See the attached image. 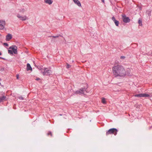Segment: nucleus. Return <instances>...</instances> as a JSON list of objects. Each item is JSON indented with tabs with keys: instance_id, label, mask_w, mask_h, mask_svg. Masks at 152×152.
<instances>
[{
	"instance_id": "nucleus-13",
	"label": "nucleus",
	"mask_w": 152,
	"mask_h": 152,
	"mask_svg": "<svg viewBox=\"0 0 152 152\" xmlns=\"http://www.w3.org/2000/svg\"><path fill=\"white\" fill-rule=\"evenodd\" d=\"M6 99V97L5 96H3L0 97V102L5 101Z\"/></svg>"
},
{
	"instance_id": "nucleus-30",
	"label": "nucleus",
	"mask_w": 152,
	"mask_h": 152,
	"mask_svg": "<svg viewBox=\"0 0 152 152\" xmlns=\"http://www.w3.org/2000/svg\"><path fill=\"white\" fill-rule=\"evenodd\" d=\"M18 77H19V76L18 75H17V79H18Z\"/></svg>"
},
{
	"instance_id": "nucleus-26",
	"label": "nucleus",
	"mask_w": 152,
	"mask_h": 152,
	"mask_svg": "<svg viewBox=\"0 0 152 152\" xmlns=\"http://www.w3.org/2000/svg\"><path fill=\"white\" fill-rule=\"evenodd\" d=\"M58 37L59 36H52V37H53V38H55Z\"/></svg>"
},
{
	"instance_id": "nucleus-25",
	"label": "nucleus",
	"mask_w": 152,
	"mask_h": 152,
	"mask_svg": "<svg viewBox=\"0 0 152 152\" xmlns=\"http://www.w3.org/2000/svg\"><path fill=\"white\" fill-rule=\"evenodd\" d=\"M35 79L37 80H40V79L39 78H35Z\"/></svg>"
},
{
	"instance_id": "nucleus-31",
	"label": "nucleus",
	"mask_w": 152,
	"mask_h": 152,
	"mask_svg": "<svg viewBox=\"0 0 152 152\" xmlns=\"http://www.w3.org/2000/svg\"><path fill=\"white\" fill-rule=\"evenodd\" d=\"M102 1L103 2H104V0H102Z\"/></svg>"
},
{
	"instance_id": "nucleus-16",
	"label": "nucleus",
	"mask_w": 152,
	"mask_h": 152,
	"mask_svg": "<svg viewBox=\"0 0 152 152\" xmlns=\"http://www.w3.org/2000/svg\"><path fill=\"white\" fill-rule=\"evenodd\" d=\"M45 2L46 3L50 5L52 3V1L51 0H46L45 1Z\"/></svg>"
},
{
	"instance_id": "nucleus-9",
	"label": "nucleus",
	"mask_w": 152,
	"mask_h": 152,
	"mask_svg": "<svg viewBox=\"0 0 152 152\" xmlns=\"http://www.w3.org/2000/svg\"><path fill=\"white\" fill-rule=\"evenodd\" d=\"M112 19L113 21L114 22L115 25L118 26H119V22L118 21L116 20L114 17L113 16L112 18Z\"/></svg>"
},
{
	"instance_id": "nucleus-3",
	"label": "nucleus",
	"mask_w": 152,
	"mask_h": 152,
	"mask_svg": "<svg viewBox=\"0 0 152 152\" xmlns=\"http://www.w3.org/2000/svg\"><path fill=\"white\" fill-rule=\"evenodd\" d=\"M117 130L115 128H112L109 130L107 132V135L109 134H114L115 135H116L117 134Z\"/></svg>"
},
{
	"instance_id": "nucleus-7",
	"label": "nucleus",
	"mask_w": 152,
	"mask_h": 152,
	"mask_svg": "<svg viewBox=\"0 0 152 152\" xmlns=\"http://www.w3.org/2000/svg\"><path fill=\"white\" fill-rule=\"evenodd\" d=\"M17 16L20 20L22 21L25 20L28 18L26 15L22 16L19 14H17Z\"/></svg>"
},
{
	"instance_id": "nucleus-18",
	"label": "nucleus",
	"mask_w": 152,
	"mask_h": 152,
	"mask_svg": "<svg viewBox=\"0 0 152 152\" xmlns=\"http://www.w3.org/2000/svg\"><path fill=\"white\" fill-rule=\"evenodd\" d=\"M151 11L148 10L146 11V13L148 14L149 16H150L151 15Z\"/></svg>"
},
{
	"instance_id": "nucleus-32",
	"label": "nucleus",
	"mask_w": 152,
	"mask_h": 152,
	"mask_svg": "<svg viewBox=\"0 0 152 152\" xmlns=\"http://www.w3.org/2000/svg\"><path fill=\"white\" fill-rule=\"evenodd\" d=\"M1 52H0V56H1Z\"/></svg>"
},
{
	"instance_id": "nucleus-11",
	"label": "nucleus",
	"mask_w": 152,
	"mask_h": 152,
	"mask_svg": "<svg viewBox=\"0 0 152 152\" xmlns=\"http://www.w3.org/2000/svg\"><path fill=\"white\" fill-rule=\"evenodd\" d=\"M26 69L27 71H28V70L31 71L32 70V68H31L30 65L29 63H28L27 64Z\"/></svg>"
},
{
	"instance_id": "nucleus-5",
	"label": "nucleus",
	"mask_w": 152,
	"mask_h": 152,
	"mask_svg": "<svg viewBox=\"0 0 152 152\" xmlns=\"http://www.w3.org/2000/svg\"><path fill=\"white\" fill-rule=\"evenodd\" d=\"M86 92V88H81L79 91H76L74 93L81 94H83Z\"/></svg>"
},
{
	"instance_id": "nucleus-27",
	"label": "nucleus",
	"mask_w": 152,
	"mask_h": 152,
	"mask_svg": "<svg viewBox=\"0 0 152 152\" xmlns=\"http://www.w3.org/2000/svg\"><path fill=\"white\" fill-rule=\"evenodd\" d=\"M50 134L51 135H52V134H51V132H48V135H49Z\"/></svg>"
},
{
	"instance_id": "nucleus-6",
	"label": "nucleus",
	"mask_w": 152,
	"mask_h": 152,
	"mask_svg": "<svg viewBox=\"0 0 152 152\" xmlns=\"http://www.w3.org/2000/svg\"><path fill=\"white\" fill-rule=\"evenodd\" d=\"M5 20H0V30H6V29L5 28Z\"/></svg>"
},
{
	"instance_id": "nucleus-2",
	"label": "nucleus",
	"mask_w": 152,
	"mask_h": 152,
	"mask_svg": "<svg viewBox=\"0 0 152 152\" xmlns=\"http://www.w3.org/2000/svg\"><path fill=\"white\" fill-rule=\"evenodd\" d=\"M42 73L44 75H50L52 73L51 71L47 68H45L42 70Z\"/></svg>"
},
{
	"instance_id": "nucleus-17",
	"label": "nucleus",
	"mask_w": 152,
	"mask_h": 152,
	"mask_svg": "<svg viewBox=\"0 0 152 152\" xmlns=\"http://www.w3.org/2000/svg\"><path fill=\"white\" fill-rule=\"evenodd\" d=\"M26 10L23 8H22L20 10V12L22 13H24L25 12H26Z\"/></svg>"
},
{
	"instance_id": "nucleus-21",
	"label": "nucleus",
	"mask_w": 152,
	"mask_h": 152,
	"mask_svg": "<svg viewBox=\"0 0 152 152\" xmlns=\"http://www.w3.org/2000/svg\"><path fill=\"white\" fill-rule=\"evenodd\" d=\"M141 94H135L134 96H137V97H141Z\"/></svg>"
},
{
	"instance_id": "nucleus-23",
	"label": "nucleus",
	"mask_w": 152,
	"mask_h": 152,
	"mask_svg": "<svg viewBox=\"0 0 152 152\" xmlns=\"http://www.w3.org/2000/svg\"><path fill=\"white\" fill-rule=\"evenodd\" d=\"M4 45H5V46H8V45L7 43H4Z\"/></svg>"
},
{
	"instance_id": "nucleus-14",
	"label": "nucleus",
	"mask_w": 152,
	"mask_h": 152,
	"mask_svg": "<svg viewBox=\"0 0 152 152\" xmlns=\"http://www.w3.org/2000/svg\"><path fill=\"white\" fill-rule=\"evenodd\" d=\"M142 95L141 97H150V95L147 94H141Z\"/></svg>"
},
{
	"instance_id": "nucleus-20",
	"label": "nucleus",
	"mask_w": 152,
	"mask_h": 152,
	"mask_svg": "<svg viewBox=\"0 0 152 152\" xmlns=\"http://www.w3.org/2000/svg\"><path fill=\"white\" fill-rule=\"evenodd\" d=\"M102 102L104 104H105L106 103V100L104 98H103L102 99Z\"/></svg>"
},
{
	"instance_id": "nucleus-12",
	"label": "nucleus",
	"mask_w": 152,
	"mask_h": 152,
	"mask_svg": "<svg viewBox=\"0 0 152 152\" xmlns=\"http://www.w3.org/2000/svg\"><path fill=\"white\" fill-rule=\"evenodd\" d=\"M75 3L77 4L78 6L81 7V4L80 2L78 0H75L74 1Z\"/></svg>"
},
{
	"instance_id": "nucleus-29",
	"label": "nucleus",
	"mask_w": 152,
	"mask_h": 152,
	"mask_svg": "<svg viewBox=\"0 0 152 152\" xmlns=\"http://www.w3.org/2000/svg\"><path fill=\"white\" fill-rule=\"evenodd\" d=\"M4 70V69H3H3H1V70H0V71H3Z\"/></svg>"
},
{
	"instance_id": "nucleus-22",
	"label": "nucleus",
	"mask_w": 152,
	"mask_h": 152,
	"mask_svg": "<svg viewBox=\"0 0 152 152\" xmlns=\"http://www.w3.org/2000/svg\"><path fill=\"white\" fill-rule=\"evenodd\" d=\"M71 67V66L69 64H67V66H66V67L67 68H69Z\"/></svg>"
},
{
	"instance_id": "nucleus-15",
	"label": "nucleus",
	"mask_w": 152,
	"mask_h": 152,
	"mask_svg": "<svg viewBox=\"0 0 152 152\" xmlns=\"http://www.w3.org/2000/svg\"><path fill=\"white\" fill-rule=\"evenodd\" d=\"M142 19L139 18L138 21V23L139 24V26H142Z\"/></svg>"
},
{
	"instance_id": "nucleus-24",
	"label": "nucleus",
	"mask_w": 152,
	"mask_h": 152,
	"mask_svg": "<svg viewBox=\"0 0 152 152\" xmlns=\"http://www.w3.org/2000/svg\"><path fill=\"white\" fill-rule=\"evenodd\" d=\"M19 98L20 99H21V100L23 99V98L22 96L19 97Z\"/></svg>"
},
{
	"instance_id": "nucleus-10",
	"label": "nucleus",
	"mask_w": 152,
	"mask_h": 152,
	"mask_svg": "<svg viewBox=\"0 0 152 152\" xmlns=\"http://www.w3.org/2000/svg\"><path fill=\"white\" fill-rule=\"evenodd\" d=\"M12 38V35L10 34H8L6 37V40L7 41H9Z\"/></svg>"
},
{
	"instance_id": "nucleus-1",
	"label": "nucleus",
	"mask_w": 152,
	"mask_h": 152,
	"mask_svg": "<svg viewBox=\"0 0 152 152\" xmlns=\"http://www.w3.org/2000/svg\"><path fill=\"white\" fill-rule=\"evenodd\" d=\"M113 73L115 77H122L126 75H131V74L126 72L124 67L121 65H117L113 67Z\"/></svg>"
},
{
	"instance_id": "nucleus-4",
	"label": "nucleus",
	"mask_w": 152,
	"mask_h": 152,
	"mask_svg": "<svg viewBox=\"0 0 152 152\" xmlns=\"http://www.w3.org/2000/svg\"><path fill=\"white\" fill-rule=\"evenodd\" d=\"M122 19L123 21L125 23H129L130 20L128 17H127L125 14L122 15Z\"/></svg>"
},
{
	"instance_id": "nucleus-8",
	"label": "nucleus",
	"mask_w": 152,
	"mask_h": 152,
	"mask_svg": "<svg viewBox=\"0 0 152 152\" xmlns=\"http://www.w3.org/2000/svg\"><path fill=\"white\" fill-rule=\"evenodd\" d=\"M9 49H11L13 53L16 54H17V47L15 45H12L10 46L9 48Z\"/></svg>"
},
{
	"instance_id": "nucleus-33",
	"label": "nucleus",
	"mask_w": 152,
	"mask_h": 152,
	"mask_svg": "<svg viewBox=\"0 0 152 152\" xmlns=\"http://www.w3.org/2000/svg\"><path fill=\"white\" fill-rule=\"evenodd\" d=\"M1 36V34H0V36Z\"/></svg>"
},
{
	"instance_id": "nucleus-19",
	"label": "nucleus",
	"mask_w": 152,
	"mask_h": 152,
	"mask_svg": "<svg viewBox=\"0 0 152 152\" xmlns=\"http://www.w3.org/2000/svg\"><path fill=\"white\" fill-rule=\"evenodd\" d=\"M8 53L10 55H12L13 54V52L11 50H8Z\"/></svg>"
},
{
	"instance_id": "nucleus-28",
	"label": "nucleus",
	"mask_w": 152,
	"mask_h": 152,
	"mask_svg": "<svg viewBox=\"0 0 152 152\" xmlns=\"http://www.w3.org/2000/svg\"><path fill=\"white\" fill-rule=\"evenodd\" d=\"M121 58H125V57L124 56H121Z\"/></svg>"
}]
</instances>
